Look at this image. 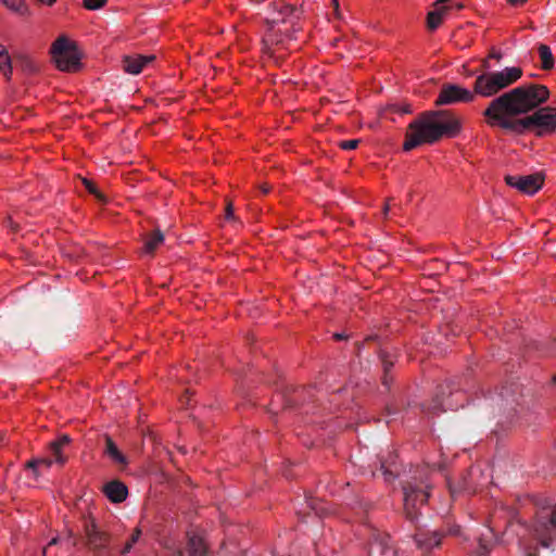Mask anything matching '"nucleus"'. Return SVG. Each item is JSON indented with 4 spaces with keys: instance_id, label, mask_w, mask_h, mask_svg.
<instances>
[{
    "instance_id": "obj_13",
    "label": "nucleus",
    "mask_w": 556,
    "mask_h": 556,
    "mask_svg": "<svg viewBox=\"0 0 556 556\" xmlns=\"http://www.w3.org/2000/svg\"><path fill=\"white\" fill-rule=\"evenodd\" d=\"M154 59V55L125 56L123 60V67L127 73L137 75L148 63L152 62Z\"/></svg>"
},
{
    "instance_id": "obj_1",
    "label": "nucleus",
    "mask_w": 556,
    "mask_h": 556,
    "mask_svg": "<svg viewBox=\"0 0 556 556\" xmlns=\"http://www.w3.org/2000/svg\"><path fill=\"white\" fill-rule=\"evenodd\" d=\"M548 97L549 90L543 85H521L493 99L483 115L491 127L543 137L556 130V108H539Z\"/></svg>"
},
{
    "instance_id": "obj_5",
    "label": "nucleus",
    "mask_w": 556,
    "mask_h": 556,
    "mask_svg": "<svg viewBox=\"0 0 556 556\" xmlns=\"http://www.w3.org/2000/svg\"><path fill=\"white\" fill-rule=\"evenodd\" d=\"M51 55L61 71L75 72L80 67L79 53L66 37H59L52 43Z\"/></svg>"
},
{
    "instance_id": "obj_9",
    "label": "nucleus",
    "mask_w": 556,
    "mask_h": 556,
    "mask_svg": "<svg viewBox=\"0 0 556 556\" xmlns=\"http://www.w3.org/2000/svg\"><path fill=\"white\" fill-rule=\"evenodd\" d=\"M522 397V390L519 383L511 382L508 386L502 388L501 393L497 395V405L500 409L507 412H515L516 407L520 405V399Z\"/></svg>"
},
{
    "instance_id": "obj_34",
    "label": "nucleus",
    "mask_w": 556,
    "mask_h": 556,
    "mask_svg": "<svg viewBox=\"0 0 556 556\" xmlns=\"http://www.w3.org/2000/svg\"><path fill=\"white\" fill-rule=\"evenodd\" d=\"M547 527L555 528L556 527V514L552 511L547 519Z\"/></svg>"
},
{
    "instance_id": "obj_26",
    "label": "nucleus",
    "mask_w": 556,
    "mask_h": 556,
    "mask_svg": "<svg viewBox=\"0 0 556 556\" xmlns=\"http://www.w3.org/2000/svg\"><path fill=\"white\" fill-rule=\"evenodd\" d=\"M444 394H445V390L443 389V387H441L440 392L433 399V405L431 406V409L433 410V413H437L440 410H446L445 403L443 400Z\"/></svg>"
},
{
    "instance_id": "obj_15",
    "label": "nucleus",
    "mask_w": 556,
    "mask_h": 556,
    "mask_svg": "<svg viewBox=\"0 0 556 556\" xmlns=\"http://www.w3.org/2000/svg\"><path fill=\"white\" fill-rule=\"evenodd\" d=\"M380 470L384 477V480L388 482H391L396 477H399L400 472L397 469L395 456L390 454L388 458L380 459Z\"/></svg>"
},
{
    "instance_id": "obj_8",
    "label": "nucleus",
    "mask_w": 556,
    "mask_h": 556,
    "mask_svg": "<svg viewBox=\"0 0 556 556\" xmlns=\"http://www.w3.org/2000/svg\"><path fill=\"white\" fill-rule=\"evenodd\" d=\"M505 181L508 186L518 189L525 194L531 195L542 188L544 178L539 173L526 176L507 175Z\"/></svg>"
},
{
    "instance_id": "obj_42",
    "label": "nucleus",
    "mask_w": 556,
    "mask_h": 556,
    "mask_svg": "<svg viewBox=\"0 0 556 556\" xmlns=\"http://www.w3.org/2000/svg\"><path fill=\"white\" fill-rule=\"evenodd\" d=\"M334 338H336L337 340H342V339H344V338H345V336H344V334H342V333H336V334H334Z\"/></svg>"
},
{
    "instance_id": "obj_2",
    "label": "nucleus",
    "mask_w": 556,
    "mask_h": 556,
    "mask_svg": "<svg viewBox=\"0 0 556 556\" xmlns=\"http://www.w3.org/2000/svg\"><path fill=\"white\" fill-rule=\"evenodd\" d=\"M522 76L520 67H506L500 72H488L479 75L473 91L458 85L445 84L435 100V105H450L458 102H471L475 96L490 98L507 88Z\"/></svg>"
},
{
    "instance_id": "obj_23",
    "label": "nucleus",
    "mask_w": 556,
    "mask_h": 556,
    "mask_svg": "<svg viewBox=\"0 0 556 556\" xmlns=\"http://www.w3.org/2000/svg\"><path fill=\"white\" fill-rule=\"evenodd\" d=\"M13 62L14 60H12L9 52L3 55H0V72L7 80H11L12 78Z\"/></svg>"
},
{
    "instance_id": "obj_28",
    "label": "nucleus",
    "mask_w": 556,
    "mask_h": 556,
    "mask_svg": "<svg viewBox=\"0 0 556 556\" xmlns=\"http://www.w3.org/2000/svg\"><path fill=\"white\" fill-rule=\"evenodd\" d=\"M307 507L313 510L317 516H321L326 513V509L321 506V503L316 498L306 500Z\"/></svg>"
},
{
    "instance_id": "obj_29",
    "label": "nucleus",
    "mask_w": 556,
    "mask_h": 556,
    "mask_svg": "<svg viewBox=\"0 0 556 556\" xmlns=\"http://www.w3.org/2000/svg\"><path fill=\"white\" fill-rule=\"evenodd\" d=\"M108 0H83L84 8L90 11L99 10L106 4Z\"/></svg>"
},
{
    "instance_id": "obj_46",
    "label": "nucleus",
    "mask_w": 556,
    "mask_h": 556,
    "mask_svg": "<svg viewBox=\"0 0 556 556\" xmlns=\"http://www.w3.org/2000/svg\"><path fill=\"white\" fill-rule=\"evenodd\" d=\"M286 11H288V12H292V11H293V7H291V5H287V7H286Z\"/></svg>"
},
{
    "instance_id": "obj_4",
    "label": "nucleus",
    "mask_w": 556,
    "mask_h": 556,
    "mask_svg": "<svg viewBox=\"0 0 556 556\" xmlns=\"http://www.w3.org/2000/svg\"><path fill=\"white\" fill-rule=\"evenodd\" d=\"M428 469L421 468L412 480L403 483V502L406 518L415 521L418 509L428 502L431 484L427 478Z\"/></svg>"
},
{
    "instance_id": "obj_14",
    "label": "nucleus",
    "mask_w": 556,
    "mask_h": 556,
    "mask_svg": "<svg viewBox=\"0 0 556 556\" xmlns=\"http://www.w3.org/2000/svg\"><path fill=\"white\" fill-rule=\"evenodd\" d=\"M105 447L103 453L110 457L115 464L127 465L126 456L118 450L117 445L110 435H105Z\"/></svg>"
},
{
    "instance_id": "obj_21",
    "label": "nucleus",
    "mask_w": 556,
    "mask_h": 556,
    "mask_svg": "<svg viewBox=\"0 0 556 556\" xmlns=\"http://www.w3.org/2000/svg\"><path fill=\"white\" fill-rule=\"evenodd\" d=\"M380 359L383 368L382 383L386 387H389L390 382L392 381V378L389 377V371L392 368L394 362L392 359V356L386 351L380 352Z\"/></svg>"
},
{
    "instance_id": "obj_27",
    "label": "nucleus",
    "mask_w": 556,
    "mask_h": 556,
    "mask_svg": "<svg viewBox=\"0 0 556 556\" xmlns=\"http://www.w3.org/2000/svg\"><path fill=\"white\" fill-rule=\"evenodd\" d=\"M141 535V530L136 528L130 539L126 542L125 546L121 551L122 554H127L132 548L134 544H136Z\"/></svg>"
},
{
    "instance_id": "obj_44",
    "label": "nucleus",
    "mask_w": 556,
    "mask_h": 556,
    "mask_svg": "<svg viewBox=\"0 0 556 556\" xmlns=\"http://www.w3.org/2000/svg\"><path fill=\"white\" fill-rule=\"evenodd\" d=\"M450 491L454 495L457 491L448 483Z\"/></svg>"
},
{
    "instance_id": "obj_38",
    "label": "nucleus",
    "mask_w": 556,
    "mask_h": 556,
    "mask_svg": "<svg viewBox=\"0 0 556 556\" xmlns=\"http://www.w3.org/2000/svg\"><path fill=\"white\" fill-rule=\"evenodd\" d=\"M490 58H493V59H497V60H500V59L502 58V55H501V53H500V52H497V51H494V50H493V51L490 53Z\"/></svg>"
},
{
    "instance_id": "obj_37",
    "label": "nucleus",
    "mask_w": 556,
    "mask_h": 556,
    "mask_svg": "<svg viewBox=\"0 0 556 556\" xmlns=\"http://www.w3.org/2000/svg\"><path fill=\"white\" fill-rule=\"evenodd\" d=\"M507 2L511 5H521L526 2V0H507Z\"/></svg>"
},
{
    "instance_id": "obj_11",
    "label": "nucleus",
    "mask_w": 556,
    "mask_h": 556,
    "mask_svg": "<svg viewBox=\"0 0 556 556\" xmlns=\"http://www.w3.org/2000/svg\"><path fill=\"white\" fill-rule=\"evenodd\" d=\"M103 492L113 503H122L128 495L127 486L119 480H113L104 484Z\"/></svg>"
},
{
    "instance_id": "obj_31",
    "label": "nucleus",
    "mask_w": 556,
    "mask_h": 556,
    "mask_svg": "<svg viewBox=\"0 0 556 556\" xmlns=\"http://www.w3.org/2000/svg\"><path fill=\"white\" fill-rule=\"evenodd\" d=\"M359 139L343 140L339 142V147L343 150H354L359 144Z\"/></svg>"
},
{
    "instance_id": "obj_47",
    "label": "nucleus",
    "mask_w": 556,
    "mask_h": 556,
    "mask_svg": "<svg viewBox=\"0 0 556 556\" xmlns=\"http://www.w3.org/2000/svg\"><path fill=\"white\" fill-rule=\"evenodd\" d=\"M4 438H5L4 433H0V444L4 441Z\"/></svg>"
},
{
    "instance_id": "obj_10",
    "label": "nucleus",
    "mask_w": 556,
    "mask_h": 556,
    "mask_svg": "<svg viewBox=\"0 0 556 556\" xmlns=\"http://www.w3.org/2000/svg\"><path fill=\"white\" fill-rule=\"evenodd\" d=\"M393 554V548L390 545V536L383 532H372L369 545V556H391Z\"/></svg>"
},
{
    "instance_id": "obj_49",
    "label": "nucleus",
    "mask_w": 556,
    "mask_h": 556,
    "mask_svg": "<svg viewBox=\"0 0 556 556\" xmlns=\"http://www.w3.org/2000/svg\"><path fill=\"white\" fill-rule=\"evenodd\" d=\"M553 383L556 386V375L553 377Z\"/></svg>"
},
{
    "instance_id": "obj_36",
    "label": "nucleus",
    "mask_w": 556,
    "mask_h": 556,
    "mask_svg": "<svg viewBox=\"0 0 556 556\" xmlns=\"http://www.w3.org/2000/svg\"><path fill=\"white\" fill-rule=\"evenodd\" d=\"M399 112H400L401 114H407V113H410V112H412V110H410V105H404V106L400 108V109H399Z\"/></svg>"
},
{
    "instance_id": "obj_19",
    "label": "nucleus",
    "mask_w": 556,
    "mask_h": 556,
    "mask_svg": "<svg viewBox=\"0 0 556 556\" xmlns=\"http://www.w3.org/2000/svg\"><path fill=\"white\" fill-rule=\"evenodd\" d=\"M188 551L190 556H205L207 553L205 543L198 535L189 536Z\"/></svg>"
},
{
    "instance_id": "obj_48",
    "label": "nucleus",
    "mask_w": 556,
    "mask_h": 556,
    "mask_svg": "<svg viewBox=\"0 0 556 556\" xmlns=\"http://www.w3.org/2000/svg\"><path fill=\"white\" fill-rule=\"evenodd\" d=\"M456 8H457L458 10H462V9L464 8V4L458 3V4H456Z\"/></svg>"
},
{
    "instance_id": "obj_40",
    "label": "nucleus",
    "mask_w": 556,
    "mask_h": 556,
    "mask_svg": "<svg viewBox=\"0 0 556 556\" xmlns=\"http://www.w3.org/2000/svg\"><path fill=\"white\" fill-rule=\"evenodd\" d=\"M261 188H262V192H263V193H267V192L269 191V189H270V187H269V186H267V185H264V186H262Z\"/></svg>"
},
{
    "instance_id": "obj_16",
    "label": "nucleus",
    "mask_w": 556,
    "mask_h": 556,
    "mask_svg": "<svg viewBox=\"0 0 556 556\" xmlns=\"http://www.w3.org/2000/svg\"><path fill=\"white\" fill-rule=\"evenodd\" d=\"M53 464L50 458H31L25 464V468L31 470L34 478L37 480L42 472V468L49 469Z\"/></svg>"
},
{
    "instance_id": "obj_35",
    "label": "nucleus",
    "mask_w": 556,
    "mask_h": 556,
    "mask_svg": "<svg viewBox=\"0 0 556 556\" xmlns=\"http://www.w3.org/2000/svg\"><path fill=\"white\" fill-rule=\"evenodd\" d=\"M5 225H7L8 227H10V228H11L12 230H14V231H16V230H17V228H18V225H17L16 223H14L11 218H8V219L5 220Z\"/></svg>"
},
{
    "instance_id": "obj_22",
    "label": "nucleus",
    "mask_w": 556,
    "mask_h": 556,
    "mask_svg": "<svg viewBox=\"0 0 556 556\" xmlns=\"http://www.w3.org/2000/svg\"><path fill=\"white\" fill-rule=\"evenodd\" d=\"M539 55L541 59V67L545 71L553 68L554 66V56L551 51V48L546 45L539 46Z\"/></svg>"
},
{
    "instance_id": "obj_43",
    "label": "nucleus",
    "mask_w": 556,
    "mask_h": 556,
    "mask_svg": "<svg viewBox=\"0 0 556 556\" xmlns=\"http://www.w3.org/2000/svg\"><path fill=\"white\" fill-rule=\"evenodd\" d=\"M541 544L544 547H548L549 546V542L547 540H542Z\"/></svg>"
},
{
    "instance_id": "obj_20",
    "label": "nucleus",
    "mask_w": 556,
    "mask_h": 556,
    "mask_svg": "<svg viewBox=\"0 0 556 556\" xmlns=\"http://www.w3.org/2000/svg\"><path fill=\"white\" fill-rule=\"evenodd\" d=\"M493 538L494 534L492 533V530H489L488 535H482L479 538V545L476 549V556H488L492 546H493Z\"/></svg>"
},
{
    "instance_id": "obj_24",
    "label": "nucleus",
    "mask_w": 556,
    "mask_h": 556,
    "mask_svg": "<svg viewBox=\"0 0 556 556\" xmlns=\"http://www.w3.org/2000/svg\"><path fill=\"white\" fill-rule=\"evenodd\" d=\"M4 5L20 15L29 14L28 7L23 0H0Z\"/></svg>"
},
{
    "instance_id": "obj_3",
    "label": "nucleus",
    "mask_w": 556,
    "mask_h": 556,
    "mask_svg": "<svg viewBox=\"0 0 556 556\" xmlns=\"http://www.w3.org/2000/svg\"><path fill=\"white\" fill-rule=\"evenodd\" d=\"M460 123L448 111H428L420 114L407 126L404 151H410L421 144H432L442 137H455Z\"/></svg>"
},
{
    "instance_id": "obj_25",
    "label": "nucleus",
    "mask_w": 556,
    "mask_h": 556,
    "mask_svg": "<svg viewBox=\"0 0 556 556\" xmlns=\"http://www.w3.org/2000/svg\"><path fill=\"white\" fill-rule=\"evenodd\" d=\"M81 182L85 186V188L87 189V191L89 193L93 194L98 201L103 202V203L106 202L105 195L99 191V189L97 188V186L93 181H91L87 178H83Z\"/></svg>"
},
{
    "instance_id": "obj_17",
    "label": "nucleus",
    "mask_w": 556,
    "mask_h": 556,
    "mask_svg": "<svg viewBox=\"0 0 556 556\" xmlns=\"http://www.w3.org/2000/svg\"><path fill=\"white\" fill-rule=\"evenodd\" d=\"M164 241V235L160 229H154L151 233L147 235L144 241V250L147 253L152 254Z\"/></svg>"
},
{
    "instance_id": "obj_41",
    "label": "nucleus",
    "mask_w": 556,
    "mask_h": 556,
    "mask_svg": "<svg viewBox=\"0 0 556 556\" xmlns=\"http://www.w3.org/2000/svg\"><path fill=\"white\" fill-rule=\"evenodd\" d=\"M390 210V205L387 203L383 207V215L387 216L388 212Z\"/></svg>"
},
{
    "instance_id": "obj_12",
    "label": "nucleus",
    "mask_w": 556,
    "mask_h": 556,
    "mask_svg": "<svg viewBox=\"0 0 556 556\" xmlns=\"http://www.w3.org/2000/svg\"><path fill=\"white\" fill-rule=\"evenodd\" d=\"M448 0H437L434 2L435 9L427 14V27L430 31L435 30L442 23L444 15L448 11L446 5Z\"/></svg>"
},
{
    "instance_id": "obj_18",
    "label": "nucleus",
    "mask_w": 556,
    "mask_h": 556,
    "mask_svg": "<svg viewBox=\"0 0 556 556\" xmlns=\"http://www.w3.org/2000/svg\"><path fill=\"white\" fill-rule=\"evenodd\" d=\"M15 67L20 68L23 73L33 74L38 71L37 64L27 55L18 54L14 56Z\"/></svg>"
},
{
    "instance_id": "obj_30",
    "label": "nucleus",
    "mask_w": 556,
    "mask_h": 556,
    "mask_svg": "<svg viewBox=\"0 0 556 556\" xmlns=\"http://www.w3.org/2000/svg\"><path fill=\"white\" fill-rule=\"evenodd\" d=\"M50 448L52 454L54 455L55 462L60 465H64L66 462V457L62 454V448L60 446H56L55 443H50Z\"/></svg>"
},
{
    "instance_id": "obj_33",
    "label": "nucleus",
    "mask_w": 556,
    "mask_h": 556,
    "mask_svg": "<svg viewBox=\"0 0 556 556\" xmlns=\"http://www.w3.org/2000/svg\"><path fill=\"white\" fill-rule=\"evenodd\" d=\"M233 218V206L231 202H228L226 206V219H232Z\"/></svg>"
},
{
    "instance_id": "obj_32",
    "label": "nucleus",
    "mask_w": 556,
    "mask_h": 556,
    "mask_svg": "<svg viewBox=\"0 0 556 556\" xmlns=\"http://www.w3.org/2000/svg\"><path fill=\"white\" fill-rule=\"evenodd\" d=\"M52 442L55 443L56 446H60V448H63L71 442V439L67 434H63L58 440Z\"/></svg>"
},
{
    "instance_id": "obj_39",
    "label": "nucleus",
    "mask_w": 556,
    "mask_h": 556,
    "mask_svg": "<svg viewBox=\"0 0 556 556\" xmlns=\"http://www.w3.org/2000/svg\"><path fill=\"white\" fill-rule=\"evenodd\" d=\"M5 53H8L7 48L3 45L0 43V55H3Z\"/></svg>"
},
{
    "instance_id": "obj_7",
    "label": "nucleus",
    "mask_w": 556,
    "mask_h": 556,
    "mask_svg": "<svg viewBox=\"0 0 556 556\" xmlns=\"http://www.w3.org/2000/svg\"><path fill=\"white\" fill-rule=\"evenodd\" d=\"M86 545L94 551L102 552L109 547L111 535L102 530L93 519H86L84 523Z\"/></svg>"
},
{
    "instance_id": "obj_6",
    "label": "nucleus",
    "mask_w": 556,
    "mask_h": 556,
    "mask_svg": "<svg viewBox=\"0 0 556 556\" xmlns=\"http://www.w3.org/2000/svg\"><path fill=\"white\" fill-rule=\"evenodd\" d=\"M460 532L459 527H443L441 529H418L414 534V541L418 549L422 553H428L438 548L442 544L443 538L446 535H458Z\"/></svg>"
},
{
    "instance_id": "obj_45",
    "label": "nucleus",
    "mask_w": 556,
    "mask_h": 556,
    "mask_svg": "<svg viewBox=\"0 0 556 556\" xmlns=\"http://www.w3.org/2000/svg\"><path fill=\"white\" fill-rule=\"evenodd\" d=\"M56 542H58V539H55V538H54V539H52V540L50 541L49 545H54V544H56Z\"/></svg>"
}]
</instances>
